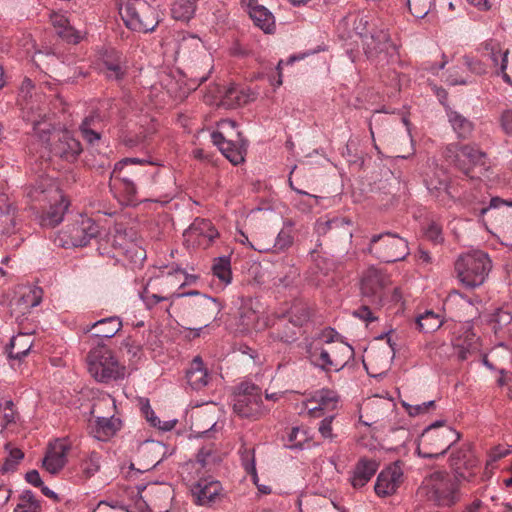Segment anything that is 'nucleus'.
Returning a JSON list of instances; mask_svg holds the SVG:
<instances>
[{"instance_id": "obj_1", "label": "nucleus", "mask_w": 512, "mask_h": 512, "mask_svg": "<svg viewBox=\"0 0 512 512\" xmlns=\"http://www.w3.org/2000/svg\"><path fill=\"white\" fill-rule=\"evenodd\" d=\"M150 164L139 158H124L115 164L109 187L121 204L131 205L137 201L138 188L150 182L154 175L147 169Z\"/></svg>"}, {"instance_id": "obj_2", "label": "nucleus", "mask_w": 512, "mask_h": 512, "mask_svg": "<svg viewBox=\"0 0 512 512\" xmlns=\"http://www.w3.org/2000/svg\"><path fill=\"white\" fill-rule=\"evenodd\" d=\"M388 276L375 267H369L361 279L363 304L355 311V315L366 322L377 319L375 310L379 309L386 296Z\"/></svg>"}, {"instance_id": "obj_3", "label": "nucleus", "mask_w": 512, "mask_h": 512, "mask_svg": "<svg viewBox=\"0 0 512 512\" xmlns=\"http://www.w3.org/2000/svg\"><path fill=\"white\" fill-rule=\"evenodd\" d=\"M460 439V433L443 421H436L421 434L417 452L423 458H438Z\"/></svg>"}, {"instance_id": "obj_4", "label": "nucleus", "mask_w": 512, "mask_h": 512, "mask_svg": "<svg viewBox=\"0 0 512 512\" xmlns=\"http://www.w3.org/2000/svg\"><path fill=\"white\" fill-rule=\"evenodd\" d=\"M28 195L33 201H53L49 209L44 211L39 219L40 225L45 228H54L63 220L69 203L61 191L51 181L47 184L40 183L30 189Z\"/></svg>"}, {"instance_id": "obj_5", "label": "nucleus", "mask_w": 512, "mask_h": 512, "mask_svg": "<svg viewBox=\"0 0 512 512\" xmlns=\"http://www.w3.org/2000/svg\"><path fill=\"white\" fill-rule=\"evenodd\" d=\"M119 13L130 30L148 33L159 24L158 14L146 0H119Z\"/></svg>"}, {"instance_id": "obj_6", "label": "nucleus", "mask_w": 512, "mask_h": 512, "mask_svg": "<svg viewBox=\"0 0 512 512\" xmlns=\"http://www.w3.org/2000/svg\"><path fill=\"white\" fill-rule=\"evenodd\" d=\"M491 268V260L488 254L483 251L463 254L455 262L457 277L467 288H475L482 285Z\"/></svg>"}, {"instance_id": "obj_7", "label": "nucleus", "mask_w": 512, "mask_h": 512, "mask_svg": "<svg viewBox=\"0 0 512 512\" xmlns=\"http://www.w3.org/2000/svg\"><path fill=\"white\" fill-rule=\"evenodd\" d=\"M236 122L231 119L222 120L219 130L211 134V139L221 153L233 164L238 165L244 161L247 144L239 131H234Z\"/></svg>"}, {"instance_id": "obj_8", "label": "nucleus", "mask_w": 512, "mask_h": 512, "mask_svg": "<svg viewBox=\"0 0 512 512\" xmlns=\"http://www.w3.org/2000/svg\"><path fill=\"white\" fill-rule=\"evenodd\" d=\"M456 481L444 471L431 473L422 483L418 493L438 506L449 507L458 500Z\"/></svg>"}, {"instance_id": "obj_9", "label": "nucleus", "mask_w": 512, "mask_h": 512, "mask_svg": "<svg viewBox=\"0 0 512 512\" xmlns=\"http://www.w3.org/2000/svg\"><path fill=\"white\" fill-rule=\"evenodd\" d=\"M90 375L98 382L108 383L124 376L125 367L120 365L113 352L106 346H97L87 355Z\"/></svg>"}, {"instance_id": "obj_10", "label": "nucleus", "mask_w": 512, "mask_h": 512, "mask_svg": "<svg viewBox=\"0 0 512 512\" xmlns=\"http://www.w3.org/2000/svg\"><path fill=\"white\" fill-rule=\"evenodd\" d=\"M368 252L382 262L392 263L404 260L409 255V247L404 238L385 232L372 236Z\"/></svg>"}, {"instance_id": "obj_11", "label": "nucleus", "mask_w": 512, "mask_h": 512, "mask_svg": "<svg viewBox=\"0 0 512 512\" xmlns=\"http://www.w3.org/2000/svg\"><path fill=\"white\" fill-rule=\"evenodd\" d=\"M443 155L447 161L470 178H474L472 172L475 168H481L486 164V153L473 145L451 143L446 146Z\"/></svg>"}, {"instance_id": "obj_12", "label": "nucleus", "mask_w": 512, "mask_h": 512, "mask_svg": "<svg viewBox=\"0 0 512 512\" xmlns=\"http://www.w3.org/2000/svg\"><path fill=\"white\" fill-rule=\"evenodd\" d=\"M233 411L241 418L258 419L264 414L261 389L250 382L237 386L233 399Z\"/></svg>"}, {"instance_id": "obj_13", "label": "nucleus", "mask_w": 512, "mask_h": 512, "mask_svg": "<svg viewBox=\"0 0 512 512\" xmlns=\"http://www.w3.org/2000/svg\"><path fill=\"white\" fill-rule=\"evenodd\" d=\"M33 89L32 81L29 78H25L20 87V97L25 100V103H21L23 118L32 124L33 132L37 137L42 141H48L51 123L47 119L46 110L39 106L35 107L33 103L27 100L28 96L31 97Z\"/></svg>"}, {"instance_id": "obj_14", "label": "nucleus", "mask_w": 512, "mask_h": 512, "mask_svg": "<svg viewBox=\"0 0 512 512\" xmlns=\"http://www.w3.org/2000/svg\"><path fill=\"white\" fill-rule=\"evenodd\" d=\"M473 212L484 225L490 224L502 229L512 228V201L493 197L488 206L474 207Z\"/></svg>"}, {"instance_id": "obj_15", "label": "nucleus", "mask_w": 512, "mask_h": 512, "mask_svg": "<svg viewBox=\"0 0 512 512\" xmlns=\"http://www.w3.org/2000/svg\"><path fill=\"white\" fill-rule=\"evenodd\" d=\"M184 296L193 297L188 304L190 313L198 322L203 324V327H207L209 322L215 319L222 309L221 303L216 298L201 294L198 291L177 294V297Z\"/></svg>"}, {"instance_id": "obj_16", "label": "nucleus", "mask_w": 512, "mask_h": 512, "mask_svg": "<svg viewBox=\"0 0 512 512\" xmlns=\"http://www.w3.org/2000/svg\"><path fill=\"white\" fill-rule=\"evenodd\" d=\"M52 136V143L50 144V152L53 156L59 157L60 159L73 163L75 162L79 155L82 153L83 148L78 139H76L69 131H61L54 132L52 134V130L49 134V139ZM38 139L42 142V140L38 137ZM48 141H43V143H48Z\"/></svg>"}, {"instance_id": "obj_17", "label": "nucleus", "mask_w": 512, "mask_h": 512, "mask_svg": "<svg viewBox=\"0 0 512 512\" xmlns=\"http://www.w3.org/2000/svg\"><path fill=\"white\" fill-rule=\"evenodd\" d=\"M137 489L150 512H169L172 499L170 486L153 483L148 486H138Z\"/></svg>"}, {"instance_id": "obj_18", "label": "nucleus", "mask_w": 512, "mask_h": 512, "mask_svg": "<svg viewBox=\"0 0 512 512\" xmlns=\"http://www.w3.org/2000/svg\"><path fill=\"white\" fill-rule=\"evenodd\" d=\"M219 236L218 231L208 219L196 218L184 232L186 241L207 248Z\"/></svg>"}, {"instance_id": "obj_19", "label": "nucleus", "mask_w": 512, "mask_h": 512, "mask_svg": "<svg viewBox=\"0 0 512 512\" xmlns=\"http://www.w3.org/2000/svg\"><path fill=\"white\" fill-rule=\"evenodd\" d=\"M334 330H325L322 333V341L328 346L330 353L331 362L333 364L334 371L341 370L353 357V348L343 341L334 340Z\"/></svg>"}, {"instance_id": "obj_20", "label": "nucleus", "mask_w": 512, "mask_h": 512, "mask_svg": "<svg viewBox=\"0 0 512 512\" xmlns=\"http://www.w3.org/2000/svg\"><path fill=\"white\" fill-rule=\"evenodd\" d=\"M64 233L69 237V242L67 241L66 244L82 247L98 235L99 226L91 218L82 217L80 221L68 226Z\"/></svg>"}, {"instance_id": "obj_21", "label": "nucleus", "mask_w": 512, "mask_h": 512, "mask_svg": "<svg viewBox=\"0 0 512 512\" xmlns=\"http://www.w3.org/2000/svg\"><path fill=\"white\" fill-rule=\"evenodd\" d=\"M403 482V470L398 462L383 469L377 476L375 493L380 497L394 494Z\"/></svg>"}, {"instance_id": "obj_22", "label": "nucleus", "mask_w": 512, "mask_h": 512, "mask_svg": "<svg viewBox=\"0 0 512 512\" xmlns=\"http://www.w3.org/2000/svg\"><path fill=\"white\" fill-rule=\"evenodd\" d=\"M450 466L459 479L469 481L475 475L477 460L467 445L452 452Z\"/></svg>"}, {"instance_id": "obj_23", "label": "nucleus", "mask_w": 512, "mask_h": 512, "mask_svg": "<svg viewBox=\"0 0 512 512\" xmlns=\"http://www.w3.org/2000/svg\"><path fill=\"white\" fill-rule=\"evenodd\" d=\"M364 50L369 58H374L381 53H393L396 51V46L391 42L390 35L385 29H373L366 35L363 42Z\"/></svg>"}, {"instance_id": "obj_24", "label": "nucleus", "mask_w": 512, "mask_h": 512, "mask_svg": "<svg viewBox=\"0 0 512 512\" xmlns=\"http://www.w3.org/2000/svg\"><path fill=\"white\" fill-rule=\"evenodd\" d=\"M121 427V421L111 415L93 416L88 422L89 434L99 440L108 441Z\"/></svg>"}, {"instance_id": "obj_25", "label": "nucleus", "mask_w": 512, "mask_h": 512, "mask_svg": "<svg viewBox=\"0 0 512 512\" xmlns=\"http://www.w3.org/2000/svg\"><path fill=\"white\" fill-rule=\"evenodd\" d=\"M379 462L376 459L360 457L350 471L349 482L353 488L364 487L376 474Z\"/></svg>"}, {"instance_id": "obj_26", "label": "nucleus", "mask_w": 512, "mask_h": 512, "mask_svg": "<svg viewBox=\"0 0 512 512\" xmlns=\"http://www.w3.org/2000/svg\"><path fill=\"white\" fill-rule=\"evenodd\" d=\"M241 4L247 8L250 18L254 24L265 33H271L275 28V18L273 14L258 0H241Z\"/></svg>"}, {"instance_id": "obj_27", "label": "nucleus", "mask_w": 512, "mask_h": 512, "mask_svg": "<svg viewBox=\"0 0 512 512\" xmlns=\"http://www.w3.org/2000/svg\"><path fill=\"white\" fill-rule=\"evenodd\" d=\"M50 20L59 37L66 42L78 44L83 39V31L73 27L65 14L53 12L50 15Z\"/></svg>"}, {"instance_id": "obj_28", "label": "nucleus", "mask_w": 512, "mask_h": 512, "mask_svg": "<svg viewBox=\"0 0 512 512\" xmlns=\"http://www.w3.org/2000/svg\"><path fill=\"white\" fill-rule=\"evenodd\" d=\"M67 452L68 446L64 442L57 440L50 445L43 459V467L50 474L55 475L59 473L66 464Z\"/></svg>"}, {"instance_id": "obj_29", "label": "nucleus", "mask_w": 512, "mask_h": 512, "mask_svg": "<svg viewBox=\"0 0 512 512\" xmlns=\"http://www.w3.org/2000/svg\"><path fill=\"white\" fill-rule=\"evenodd\" d=\"M311 363L325 372L334 371L333 364H330L331 358L327 344L322 341V337L313 342L307 350Z\"/></svg>"}, {"instance_id": "obj_30", "label": "nucleus", "mask_w": 512, "mask_h": 512, "mask_svg": "<svg viewBox=\"0 0 512 512\" xmlns=\"http://www.w3.org/2000/svg\"><path fill=\"white\" fill-rule=\"evenodd\" d=\"M187 383L194 390H201L209 382V374L200 356L194 357L186 372Z\"/></svg>"}, {"instance_id": "obj_31", "label": "nucleus", "mask_w": 512, "mask_h": 512, "mask_svg": "<svg viewBox=\"0 0 512 512\" xmlns=\"http://www.w3.org/2000/svg\"><path fill=\"white\" fill-rule=\"evenodd\" d=\"M192 495L199 505H207L213 502L221 491L218 481L200 480L192 487Z\"/></svg>"}, {"instance_id": "obj_32", "label": "nucleus", "mask_w": 512, "mask_h": 512, "mask_svg": "<svg viewBox=\"0 0 512 512\" xmlns=\"http://www.w3.org/2000/svg\"><path fill=\"white\" fill-rule=\"evenodd\" d=\"M33 342V336L29 333H19L12 337L9 345L6 347L9 359L21 361L30 352Z\"/></svg>"}, {"instance_id": "obj_33", "label": "nucleus", "mask_w": 512, "mask_h": 512, "mask_svg": "<svg viewBox=\"0 0 512 512\" xmlns=\"http://www.w3.org/2000/svg\"><path fill=\"white\" fill-rule=\"evenodd\" d=\"M122 328L120 318L116 316L101 319L91 325H87L84 330L86 332L93 331V335L99 338H111L117 334Z\"/></svg>"}, {"instance_id": "obj_34", "label": "nucleus", "mask_w": 512, "mask_h": 512, "mask_svg": "<svg viewBox=\"0 0 512 512\" xmlns=\"http://www.w3.org/2000/svg\"><path fill=\"white\" fill-rule=\"evenodd\" d=\"M453 345L457 351L458 359L464 361L467 360L471 354L479 350V337L472 331L467 330L462 336L455 339Z\"/></svg>"}, {"instance_id": "obj_35", "label": "nucleus", "mask_w": 512, "mask_h": 512, "mask_svg": "<svg viewBox=\"0 0 512 512\" xmlns=\"http://www.w3.org/2000/svg\"><path fill=\"white\" fill-rule=\"evenodd\" d=\"M448 122L459 139H468L474 130V124L460 112L446 109Z\"/></svg>"}, {"instance_id": "obj_36", "label": "nucleus", "mask_w": 512, "mask_h": 512, "mask_svg": "<svg viewBox=\"0 0 512 512\" xmlns=\"http://www.w3.org/2000/svg\"><path fill=\"white\" fill-rule=\"evenodd\" d=\"M102 120L99 115L94 114L86 117L80 124L79 130L83 139L89 145H96L101 139Z\"/></svg>"}, {"instance_id": "obj_37", "label": "nucleus", "mask_w": 512, "mask_h": 512, "mask_svg": "<svg viewBox=\"0 0 512 512\" xmlns=\"http://www.w3.org/2000/svg\"><path fill=\"white\" fill-rule=\"evenodd\" d=\"M316 403V406L310 408V412L316 414V411H330L337 407L338 395L335 391L329 389H321L316 391L310 400Z\"/></svg>"}, {"instance_id": "obj_38", "label": "nucleus", "mask_w": 512, "mask_h": 512, "mask_svg": "<svg viewBox=\"0 0 512 512\" xmlns=\"http://www.w3.org/2000/svg\"><path fill=\"white\" fill-rule=\"evenodd\" d=\"M102 71L109 79H120L125 73L122 55L117 51L107 53L103 58Z\"/></svg>"}, {"instance_id": "obj_39", "label": "nucleus", "mask_w": 512, "mask_h": 512, "mask_svg": "<svg viewBox=\"0 0 512 512\" xmlns=\"http://www.w3.org/2000/svg\"><path fill=\"white\" fill-rule=\"evenodd\" d=\"M203 53V44L199 37L194 35L183 36L178 42L176 54L179 58L188 59L194 54Z\"/></svg>"}, {"instance_id": "obj_40", "label": "nucleus", "mask_w": 512, "mask_h": 512, "mask_svg": "<svg viewBox=\"0 0 512 512\" xmlns=\"http://www.w3.org/2000/svg\"><path fill=\"white\" fill-rule=\"evenodd\" d=\"M43 291L40 287H28L21 296L15 301V306L19 308L22 313L38 306L42 301Z\"/></svg>"}, {"instance_id": "obj_41", "label": "nucleus", "mask_w": 512, "mask_h": 512, "mask_svg": "<svg viewBox=\"0 0 512 512\" xmlns=\"http://www.w3.org/2000/svg\"><path fill=\"white\" fill-rule=\"evenodd\" d=\"M198 0H177L172 4L171 15L175 20L188 22L197 9Z\"/></svg>"}, {"instance_id": "obj_42", "label": "nucleus", "mask_w": 512, "mask_h": 512, "mask_svg": "<svg viewBox=\"0 0 512 512\" xmlns=\"http://www.w3.org/2000/svg\"><path fill=\"white\" fill-rule=\"evenodd\" d=\"M222 98L224 105L230 108L244 105L249 101V95L237 85L225 88Z\"/></svg>"}, {"instance_id": "obj_43", "label": "nucleus", "mask_w": 512, "mask_h": 512, "mask_svg": "<svg viewBox=\"0 0 512 512\" xmlns=\"http://www.w3.org/2000/svg\"><path fill=\"white\" fill-rule=\"evenodd\" d=\"M416 324L420 331L431 333L442 326L443 320L439 314L433 311H426L424 314L417 317Z\"/></svg>"}, {"instance_id": "obj_44", "label": "nucleus", "mask_w": 512, "mask_h": 512, "mask_svg": "<svg viewBox=\"0 0 512 512\" xmlns=\"http://www.w3.org/2000/svg\"><path fill=\"white\" fill-rule=\"evenodd\" d=\"M101 467V455L98 452H91L80 462V473L84 479L93 477Z\"/></svg>"}, {"instance_id": "obj_45", "label": "nucleus", "mask_w": 512, "mask_h": 512, "mask_svg": "<svg viewBox=\"0 0 512 512\" xmlns=\"http://www.w3.org/2000/svg\"><path fill=\"white\" fill-rule=\"evenodd\" d=\"M115 410H116L115 399L111 395L105 394V395H102L100 398H98L94 402V404L92 406L91 414H92V416H99V415L114 416Z\"/></svg>"}, {"instance_id": "obj_46", "label": "nucleus", "mask_w": 512, "mask_h": 512, "mask_svg": "<svg viewBox=\"0 0 512 512\" xmlns=\"http://www.w3.org/2000/svg\"><path fill=\"white\" fill-rule=\"evenodd\" d=\"M14 512H41V504L32 491H24L16 505Z\"/></svg>"}, {"instance_id": "obj_47", "label": "nucleus", "mask_w": 512, "mask_h": 512, "mask_svg": "<svg viewBox=\"0 0 512 512\" xmlns=\"http://www.w3.org/2000/svg\"><path fill=\"white\" fill-rule=\"evenodd\" d=\"M212 271L223 284L227 285L231 282V263L229 257H220L213 264Z\"/></svg>"}, {"instance_id": "obj_48", "label": "nucleus", "mask_w": 512, "mask_h": 512, "mask_svg": "<svg viewBox=\"0 0 512 512\" xmlns=\"http://www.w3.org/2000/svg\"><path fill=\"white\" fill-rule=\"evenodd\" d=\"M309 440L308 432L300 427H293L287 435L285 446L289 449H302Z\"/></svg>"}, {"instance_id": "obj_49", "label": "nucleus", "mask_w": 512, "mask_h": 512, "mask_svg": "<svg viewBox=\"0 0 512 512\" xmlns=\"http://www.w3.org/2000/svg\"><path fill=\"white\" fill-rule=\"evenodd\" d=\"M407 5L414 17L422 19L434 8L435 0H407Z\"/></svg>"}, {"instance_id": "obj_50", "label": "nucleus", "mask_w": 512, "mask_h": 512, "mask_svg": "<svg viewBox=\"0 0 512 512\" xmlns=\"http://www.w3.org/2000/svg\"><path fill=\"white\" fill-rule=\"evenodd\" d=\"M5 448L9 451V454L1 467V471L2 473L14 472L24 458V453L19 448H11L10 444H6Z\"/></svg>"}, {"instance_id": "obj_51", "label": "nucleus", "mask_w": 512, "mask_h": 512, "mask_svg": "<svg viewBox=\"0 0 512 512\" xmlns=\"http://www.w3.org/2000/svg\"><path fill=\"white\" fill-rule=\"evenodd\" d=\"M142 412L145 415L146 420L150 423L151 426L157 427L163 431H170L176 425V420H169L161 422L160 419L155 415V412L147 403L143 405Z\"/></svg>"}, {"instance_id": "obj_52", "label": "nucleus", "mask_w": 512, "mask_h": 512, "mask_svg": "<svg viewBox=\"0 0 512 512\" xmlns=\"http://www.w3.org/2000/svg\"><path fill=\"white\" fill-rule=\"evenodd\" d=\"M308 505L311 512H341L331 499L322 496H314Z\"/></svg>"}, {"instance_id": "obj_53", "label": "nucleus", "mask_w": 512, "mask_h": 512, "mask_svg": "<svg viewBox=\"0 0 512 512\" xmlns=\"http://www.w3.org/2000/svg\"><path fill=\"white\" fill-rule=\"evenodd\" d=\"M242 464L245 471L252 476L253 482L257 485L258 490L263 494H269L271 492V488L269 486L258 484V476L255 467L254 455L251 454L250 452H247L242 457Z\"/></svg>"}, {"instance_id": "obj_54", "label": "nucleus", "mask_w": 512, "mask_h": 512, "mask_svg": "<svg viewBox=\"0 0 512 512\" xmlns=\"http://www.w3.org/2000/svg\"><path fill=\"white\" fill-rule=\"evenodd\" d=\"M344 225H351V221L347 218L335 217L329 220H319L316 223V231L320 235H325L330 230H336Z\"/></svg>"}, {"instance_id": "obj_55", "label": "nucleus", "mask_w": 512, "mask_h": 512, "mask_svg": "<svg viewBox=\"0 0 512 512\" xmlns=\"http://www.w3.org/2000/svg\"><path fill=\"white\" fill-rule=\"evenodd\" d=\"M293 243L292 228L284 227L277 235L273 238V251L280 252L289 248Z\"/></svg>"}, {"instance_id": "obj_56", "label": "nucleus", "mask_w": 512, "mask_h": 512, "mask_svg": "<svg viewBox=\"0 0 512 512\" xmlns=\"http://www.w3.org/2000/svg\"><path fill=\"white\" fill-rule=\"evenodd\" d=\"M308 308L303 304H295L289 311V319L295 326H302L309 319Z\"/></svg>"}, {"instance_id": "obj_57", "label": "nucleus", "mask_w": 512, "mask_h": 512, "mask_svg": "<svg viewBox=\"0 0 512 512\" xmlns=\"http://www.w3.org/2000/svg\"><path fill=\"white\" fill-rule=\"evenodd\" d=\"M484 56H487L495 67H498L499 60L502 63L504 52L501 50L500 44L495 41H488L484 44Z\"/></svg>"}, {"instance_id": "obj_58", "label": "nucleus", "mask_w": 512, "mask_h": 512, "mask_svg": "<svg viewBox=\"0 0 512 512\" xmlns=\"http://www.w3.org/2000/svg\"><path fill=\"white\" fill-rule=\"evenodd\" d=\"M369 17L367 15L358 14L353 20V29L357 35H359L363 41L366 39V35H369L372 29H370Z\"/></svg>"}, {"instance_id": "obj_59", "label": "nucleus", "mask_w": 512, "mask_h": 512, "mask_svg": "<svg viewBox=\"0 0 512 512\" xmlns=\"http://www.w3.org/2000/svg\"><path fill=\"white\" fill-rule=\"evenodd\" d=\"M403 406L405 407L407 413L410 416L415 417L427 413L430 408L435 406V401L431 400L416 405L403 403Z\"/></svg>"}, {"instance_id": "obj_60", "label": "nucleus", "mask_w": 512, "mask_h": 512, "mask_svg": "<svg viewBox=\"0 0 512 512\" xmlns=\"http://www.w3.org/2000/svg\"><path fill=\"white\" fill-rule=\"evenodd\" d=\"M466 67L476 75H483L487 72L486 65L479 59L469 56L464 57Z\"/></svg>"}, {"instance_id": "obj_61", "label": "nucleus", "mask_w": 512, "mask_h": 512, "mask_svg": "<svg viewBox=\"0 0 512 512\" xmlns=\"http://www.w3.org/2000/svg\"><path fill=\"white\" fill-rule=\"evenodd\" d=\"M141 298L144 301L145 305L150 309L154 307L161 301H165L168 298L166 296H161L159 294L151 293L148 287H145L143 292L141 293Z\"/></svg>"}, {"instance_id": "obj_62", "label": "nucleus", "mask_w": 512, "mask_h": 512, "mask_svg": "<svg viewBox=\"0 0 512 512\" xmlns=\"http://www.w3.org/2000/svg\"><path fill=\"white\" fill-rule=\"evenodd\" d=\"M251 247L258 252L273 251V237L269 240L262 239L260 236L255 238L253 242H249Z\"/></svg>"}, {"instance_id": "obj_63", "label": "nucleus", "mask_w": 512, "mask_h": 512, "mask_svg": "<svg viewBox=\"0 0 512 512\" xmlns=\"http://www.w3.org/2000/svg\"><path fill=\"white\" fill-rule=\"evenodd\" d=\"M334 416H328L325 417L321 422L319 423V432L324 438L333 439L334 435L332 433V421Z\"/></svg>"}, {"instance_id": "obj_64", "label": "nucleus", "mask_w": 512, "mask_h": 512, "mask_svg": "<svg viewBox=\"0 0 512 512\" xmlns=\"http://www.w3.org/2000/svg\"><path fill=\"white\" fill-rule=\"evenodd\" d=\"M494 322L499 325V327L506 326L512 321V314L509 311L504 309H499L494 315Z\"/></svg>"}]
</instances>
